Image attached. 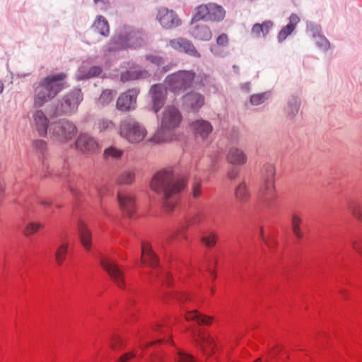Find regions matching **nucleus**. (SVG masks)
Masks as SVG:
<instances>
[{"label": "nucleus", "instance_id": "nucleus-46", "mask_svg": "<svg viewBox=\"0 0 362 362\" xmlns=\"http://www.w3.org/2000/svg\"><path fill=\"white\" fill-rule=\"evenodd\" d=\"M300 223H301V219L300 218V217L296 214L293 215L292 228H293V233L298 238H300L302 235L300 228H299Z\"/></svg>", "mask_w": 362, "mask_h": 362}, {"label": "nucleus", "instance_id": "nucleus-17", "mask_svg": "<svg viewBox=\"0 0 362 362\" xmlns=\"http://www.w3.org/2000/svg\"><path fill=\"white\" fill-rule=\"evenodd\" d=\"M139 93V89L132 88L120 95L117 100V108L121 111L134 110L136 106V98Z\"/></svg>", "mask_w": 362, "mask_h": 362}, {"label": "nucleus", "instance_id": "nucleus-28", "mask_svg": "<svg viewBox=\"0 0 362 362\" xmlns=\"http://www.w3.org/2000/svg\"><path fill=\"white\" fill-rule=\"evenodd\" d=\"M299 21L300 18L296 14L293 13L290 16L288 24L284 27L279 33L278 40L279 42H283L292 33Z\"/></svg>", "mask_w": 362, "mask_h": 362}, {"label": "nucleus", "instance_id": "nucleus-63", "mask_svg": "<svg viewBox=\"0 0 362 362\" xmlns=\"http://www.w3.org/2000/svg\"><path fill=\"white\" fill-rule=\"evenodd\" d=\"M40 204L43 206H49L51 204V202L48 199H45L40 202Z\"/></svg>", "mask_w": 362, "mask_h": 362}, {"label": "nucleus", "instance_id": "nucleus-35", "mask_svg": "<svg viewBox=\"0 0 362 362\" xmlns=\"http://www.w3.org/2000/svg\"><path fill=\"white\" fill-rule=\"evenodd\" d=\"M235 198L240 203H245L250 198V193L245 182H240L235 191Z\"/></svg>", "mask_w": 362, "mask_h": 362}, {"label": "nucleus", "instance_id": "nucleus-49", "mask_svg": "<svg viewBox=\"0 0 362 362\" xmlns=\"http://www.w3.org/2000/svg\"><path fill=\"white\" fill-rule=\"evenodd\" d=\"M145 57L148 62H149L151 64H153L158 66H161L164 63L163 58L158 55L148 54V55H146Z\"/></svg>", "mask_w": 362, "mask_h": 362}, {"label": "nucleus", "instance_id": "nucleus-23", "mask_svg": "<svg viewBox=\"0 0 362 362\" xmlns=\"http://www.w3.org/2000/svg\"><path fill=\"white\" fill-rule=\"evenodd\" d=\"M204 98L202 95L192 92L183 97V105L192 111L197 112L204 105Z\"/></svg>", "mask_w": 362, "mask_h": 362}, {"label": "nucleus", "instance_id": "nucleus-39", "mask_svg": "<svg viewBox=\"0 0 362 362\" xmlns=\"http://www.w3.org/2000/svg\"><path fill=\"white\" fill-rule=\"evenodd\" d=\"M173 357L174 362H197L192 355L179 349H176Z\"/></svg>", "mask_w": 362, "mask_h": 362}, {"label": "nucleus", "instance_id": "nucleus-64", "mask_svg": "<svg viewBox=\"0 0 362 362\" xmlns=\"http://www.w3.org/2000/svg\"><path fill=\"white\" fill-rule=\"evenodd\" d=\"M249 86H250V85H249V83H245V84H244V85L242 86V88H243V89H245V90H249Z\"/></svg>", "mask_w": 362, "mask_h": 362}, {"label": "nucleus", "instance_id": "nucleus-60", "mask_svg": "<svg viewBox=\"0 0 362 362\" xmlns=\"http://www.w3.org/2000/svg\"><path fill=\"white\" fill-rule=\"evenodd\" d=\"M260 236L262 240L265 243L266 245H267V246L272 247V245L274 244V240L270 241L266 238V237L264 235L262 229H261L260 230Z\"/></svg>", "mask_w": 362, "mask_h": 362}, {"label": "nucleus", "instance_id": "nucleus-54", "mask_svg": "<svg viewBox=\"0 0 362 362\" xmlns=\"http://www.w3.org/2000/svg\"><path fill=\"white\" fill-rule=\"evenodd\" d=\"M33 148L43 153L46 148H47V143L43 140H35L33 143Z\"/></svg>", "mask_w": 362, "mask_h": 362}, {"label": "nucleus", "instance_id": "nucleus-56", "mask_svg": "<svg viewBox=\"0 0 362 362\" xmlns=\"http://www.w3.org/2000/svg\"><path fill=\"white\" fill-rule=\"evenodd\" d=\"M228 43V37L226 34H221L216 39V45L222 47H226Z\"/></svg>", "mask_w": 362, "mask_h": 362}, {"label": "nucleus", "instance_id": "nucleus-37", "mask_svg": "<svg viewBox=\"0 0 362 362\" xmlns=\"http://www.w3.org/2000/svg\"><path fill=\"white\" fill-rule=\"evenodd\" d=\"M124 151L116 148L115 146H110L104 151V158L106 160H117L121 158Z\"/></svg>", "mask_w": 362, "mask_h": 362}, {"label": "nucleus", "instance_id": "nucleus-14", "mask_svg": "<svg viewBox=\"0 0 362 362\" xmlns=\"http://www.w3.org/2000/svg\"><path fill=\"white\" fill-rule=\"evenodd\" d=\"M81 100V90L75 89L63 97L60 105L57 107V112L59 114L71 113L77 109Z\"/></svg>", "mask_w": 362, "mask_h": 362}, {"label": "nucleus", "instance_id": "nucleus-7", "mask_svg": "<svg viewBox=\"0 0 362 362\" xmlns=\"http://www.w3.org/2000/svg\"><path fill=\"white\" fill-rule=\"evenodd\" d=\"M275 168L268 163L263 168L264 183L259 194V204L266 209H274L277 203V195L274 187Z\"/></svg>", "mask_w": 362, "mask_h": 362}, {"label": "nucleus", "instance_id": "nucleus-48", "mask_svg": "<svg viewBox=\"0 0 362 362\" xmlns=\"http://www.w3.org/2000/svg\"><path fill=\"white\" fill-rule=\"evenodd\" d=\"M110 345L112 349L116 350L123 346V340L119 334H114L110 340Z\"/></svg>", "mask_w": 362, "mask_h": 362}, {"label": "nucleus", "instance_id": "nucleus-42", "mask_svg": "<svg viewBox=\"0 0 362 362\" xmlns=\"http://www.w3.org/2000/svg\"><path fill=\"white\" fill-rule=\"evenodd\" d=\"M115 94V93L112 90L107 89L103 90L98 99V103L102 106L108 105L112 100Z\"/></svg>", "mask_w": 362, "mask_h": 362}, {"label": "nucleus", "instance_id": "nucleus-57", "mask_svg": "<svg viewBox=\"0 0 362 362\" xmlns=\"http://www.w3.org/2000/svg\"><path fill=\"white\" fill-rule=\"evenodd\" d=\"M240 170L238 168L233 166L228 172V176L230 179L233 180L239 175Z\"/></svg>", "mask_w": 362, "mask_h": 362}, {"label": "nucleus", "instance_id": "nucleus-33", "mask_svg": "<svg viewBox=\"0 0 362 362\" xmlns=\"http://www.w3.org/2000/svg\"><path fill=\"white\" fill-rule=\"evenodd\" d=\"M135 179V170L129 168L122 171L116 177L117 185H130Z\"/></svg>", "mask_w": 362, "mask_h": 362}, {"label": "nucleus", "instance_id": "nucleus-1", "mask_svg": "<svg viewBox=\"0 0 362 362\" xmlns=\"http://www.w3.org/2000/svg\"><path fill=\"white\" fill-rule=\"evenodd\" d=\"M187 180L177 177L172 168H163L156 173L150 182L151 189L163 195L165 209L173 211L179 199L180 193L185 189Z\"/></svg>", "mask_w": 362, "mask_h": 362}, {"label": "nucleus", "instance_id": "nucleus-55", "mask_svg": "<svg viewBox=\"0 0 362 362\" xmlns=\"http://www.w3.org/2000/svg\"><path fill=\"white\" fill-rule=\"evenodd\" d=\"M98 126H99V129H100V131H103V130L112 128L114 126V124L110 120L103 119L99 122Z\"/></svg>", "mask_w": 362, "mask_h": 362}, {"label": "nucleus", "instance_id": "nucleus-16", "mask_svg": "<svg viewBox=\"0 0 362 362\" xmlns=\"http://www.w3.org/2000/svg\"><path fill=\"white\" fill-rule=\"evenodd\" d=\"M169 45L179 52L185 53L195 58H201V54L197 51L192 41L187 38L179 37L169 41Z\"/></svg>", "mask_w": 362, "mask_h": 362}, {"label": "nucleus", "instance_id": "nucleus-52", "mask_svg": "<svg viewBox=\"0 0 362 362\" xmlns=\"http://www.w3.org/2000/svg\"><path fill=\"white\" fill-rule=\"evenodd\" d=\"M192 194L194 198H197L201 194V180L195 179L192 185Z\"/></svg>", "mask_w": 362, "mask_h": 362}, {"label": "nucleus", "instance_id": "nucleus-27", "mask_svg": "<svg viewBox=\"0 0 362 362\" xmlns=\"http://www.w3.org/2000/svg\"><path fill=\"white\" fill-rule=\"evenodd\" d=\"M78 233L82 245L86 250H89L90 244V231L88 223H85L83 220L78 221Z\"/></svg>", "mask_w": 362, "mask_h": 362}, {"label": "nucleus", "instance_id": "nucleus-13", "mask_svg": "<svg viewBox=\"0 0 362 362\" xmlns=\"http://www.w3.org/2000/svg\"><path fill=\"white\" fill-rule=\"evenodd\" d=\"M192 334L196 343L206 355H211L215 353L217 345L214 339L204 329L199 328L192 331Z\"/></svg>", "mask_w": 362, "mask_h": 362}, {"label": "nucleus", "instance_id": "nucleus-3", "mask_svg": "<svg viewBox=\"0 0 362 362\" xmlns=\"http://www.w3.org/2000/svg\"><path fill=\"white\" fill-rule=\"evenodd\" d=\"M140 344L138 349L133 352L124 354L119 358V362H126L129 359L146 354L151 356L153 346L163 340L167 342L170 340L168 337V328L162 322H158L150 328L143 330L139 334Z\"/></svg>", "mask_w": 362, "mask_h": 362}, {"label": "nucleus", "instance_id": "nucleus-26", "mask_svg": "<svg viewBox=\"0 0 362 362\" xmlns=\"http://www.w3.org/2000/svg\"><path fill=\"white\" fill-rule=\"evenodd\" d=\"M36 129L40 135L47 134L48 127V119L42 110H36L33 115Z\"/></svg>", "mask_w": 362, "mask_h": 362}, {"label": "nucleus", "instance_id": "nucleus-29", "mask_svg": "<svg viewBox=\"0 0 362 362\" xmlns=\"http://www.w3.org/2000/svg\"><path fill=\"white\" fill-rule=\"evenodd\" d=\"M185 316L187 321H194L197 325H209L212 319L206 315H203L197 310H185Z\"/></svg>", "mask_w": 362, "mask_h": 362}, {"label": "nucleus", "instance_id": "nucleus-34", "mask_svg": "<svg viewBox=\"0 0 362 362\" xmlns=\"http://www.w3.org/2000/svg\"><path fill=\"white\" fill-rule=\"evenodd\" d=\"M206 212H201L196 216H194L192 218H188L186 220L185 223L181 226V228L177 230L176 235L178 237L180 235L185 236L184 235V231L186 230V228H189L191 226L195 225L199 222H201L202 220L206 218Z\"/></svg>", "mask_w": 362, "mask_h": 362}, {"label": "nucleus", "instance_id": "nucleus-4", "mask_svg": "<svg viewBox=\"0 0 362 362\" xmlns=\"http://www.w3.org/2000/svg\"><path fill=\"white\" fill-rule=\"evenodd\" d=\"M182 119L181 112L174 105H168L165 107L160 119V125L151 141L156 144H160L174 140H179L177 128Z\"/></svg>", "mask_w": 362, "mask_h": 362}, {"label": "nucleus", "instance_id": "nucleus-19", "mask_svg": "<svg viewBox=\"0 0 362 362\" xmlns=\"http://www.w3.org/2000/svg\"><path fill=\"white\" fill-rule=\"evenodd\" d=\"M157 19L162 27L167 29L173 28L180 25L181 21L177 14L172 10L161 8L158 10Z\"/></svg>", "mask_w": 362, "mask_h": 362}, {"label": "nucleus", "instance_id": "nucleus-47", "mask_svg": "<svg viewBox=\"0 0 362 362\" xmlns=\"http://www.w3.org/2000/svg\"><path fill=\"white\" fill-rule=\"evenodd\" d=\"M348 208L353 216L362 222V208L353 203L349 204Z\"/></svg>", "mask_w": 362, "mask_h": 362}, {"label": "nucleus", "instance_id": "nucleus-61", "mask_svg": "<svg viewBox=\"0 0 362 362\" xmlns=\"http://www.w3.org/2000/svg\"><path fill=\"white\" fill-rule=\"evenodd\" d=\"M102 73V69L99 66H92V77L100 76Z\"/></svg>", "mask_w": 362, "mask_h": 362}, {"label": "nucleus", "instance_id": "nucleus-20", "mask_svg": "<svg viewBox=\"0 0 362 362\" xmlns=\"http://www.w3.org/2000/svg\"><path fill=\"white\" fill-rule=\"evenodd\" d=\"M191 127L197 140L201 139L206 144H208V137L211 133L213 127L211 123L204 119H197L192 122Z\"/></svg>", "mask_w": 362, "mask_h": 362}, {"label": "nucleus", "instance_id": "nucleus-2", "mask_svg": "<svg viewBox=\"0 0 362 362\" xmlns=\"http://www.w3.org/2000/svg\"><path fill=\"white\" fill-rule=\"evenodd\" d=\"M148 41V35L142 30L129 25H120L111 37L108 51L137 49L145 46Z\"/></svg>", "mask_w": 362, "mask_h": 362}, {"label": "nucleus", "instance_id": "nucleus-9", "mask_svg": "<svg viewBox=\"0 0 362 362\" xmlns=\"http://www.w3.org/2000/svg\"><path fill=\"white\" fill-rule=\"evenodd\" d=\"M119 134L130 143H139L144 139L147 132L138 122L128 119L121 122Z\"/></svg>", "mask_w": 362, "mask_h": 362}, {"label": "nucleus", "instance_id": "nucleus-62", "mask_svg": "<svg viewBox=\"0 0 362 362\" xmlns=\"http://www.w3.org/2000/svg\"><path fill=\"white\" fill-rule=\"evenodd\" d=\"M135 303V300L134 299L132 298V297H129V300H128V303H127V306H128V310L129 313H132V311L130 309V307L132 306Z\"/></svg>", "mask_w": 362, "mask_h": 362}, {"label": "nucleus", "instance_id": "nucleus-30", "mask_svg": "<svg viewBox=\"0 0 362 362\" xmlns=\"http://www.w3.org/2000/svg\"><path fill=\"white\" fill-rule=\"evenodd\" d=\"M92 27L94 28V32L99 33L102 36L107 37L110 33L108 21L102 16H98L96 18Z\"/></svg>", "mask_w": 362, "mask_h": 362}, {"label": "nucleus", "instance_id": "nucleus-6", "mask_svg": "<svg viewBox=\"0 0 362 362\" xmlns=\"http://www.w3.org/2000/svg\"><path fill=\"white\" fill-rule=\"evenodd\" d=\"M141 261L143 264L151 268V278L167 286H170L173 284L174 281L173 271H168V269L160 265L158 258L148 243H142L141 244Z\"/></svg>", "mask_w": 362, "mask_h": 362}, {"label": "nucleus", "instance_id": "nucleus-24", "mask_svg": "<svg viewBox=\"0 0 362 362\" xmlns=\"http://www.w3.org/2000/svg\"><path fill=\"white\" fill-rule=\"evenodd\" d=\"M215 262L211 261L210 264L204 265L202 268H197L192 267H187L185 268V272L189 275H197V274L202 275H208L209 277L214 281L216 279V274L214 271Z\"/></svg>", "mask_w": 362, "mask_h": 362}, {"label": "nucleus", "instance_id": "nucleus-22", "mask_svg": "<svg viewBox=\"0 0 362 362\" xmlns=\"http://www.w3.org/2000/svg\"><path fill=\"white\" fill-rule=\"evenodd\" d=\"M197 21L193 22L189 29L191 35L196 40L200 41H209L212 37V33L210 28L204 24L199 23L195 25Z\"/></svg>", "mask_w": 362, "mask_h": 362}, {"label": "nucleus", "instance_id": "nucleus-12", "mask_svg": "<svg viewBox=\"0 0 362 362\" xmlns=\"http://www.w3.org/2000/svg\"><path fill=\"white\" fill-rule=\"evenodd\" d=\"M100 264L118 287L121 288L126 287L124 272L115 260L107 257H103L100 260Z\"/></svg>", "mask_w": 362, "mask_h": 362}, {"label": "nucleus", "instance_id": "nucleus-44", "mask_svg": "<svg viewBox=\"0 0 362 362\" xmlns=\"http://www.w3.org/2000/svg\"><path fill=\"white\" fill-rule=\"evenodd\" d=\"M216 240L217 236L214 232H209L202 238V243L208 247H213L215 245Z\"/></svg>", "mask_w": 362, "mask_h": 362}, {"label": "nucleus", "instance_id": "nucleus-21", "mask_svg": "<svg viewBox=\"0 0 362 362\" xmlns=\"http://www.w3.org/2000/svg\"><path fill=\"white\" fill-rule=\"evenodd\" d=\"M129 69L121 74L120 79L122 82L133 80L144 79L149 76L148 71L141 69L133 62L128 64Z\"/></svg>", "mask_w": 362, "mask_h": 362}, {"label": "nucleus", "instance_id": "nucleus-25", "mask_svg": "<svg viewBox=\"0 0 362 362\" xmlns=\"http://www.w3.org/2000/svg\"><path fill=\"white\" fill-rule=\"evenodd\" d=\"M226 158L230 163L236 165H243L247 162L246 154L238 147L230 148Z\"/></svg>", "mask_w": 362, "mask_h": 362}, {"label": "nucleus", "instance_id": "nucleus-53", "mask_svg": "<svg viewBox=\"0 0 362 362\" xmlns=\"http://www.w3.org/2000/svg\"><path fill=\"white\" fill-rule=\"evenodd\" d=\"M97 9L100 11H106L110 6L108 0H93Z\"/></svg>", "mask_w": 362, "mask_h": 362}, {"label": "nucleus", "instance_id": "nucleus-41", "mask_svg": "<svg viewBox=\"0 0 362 362\" xmlns=\"http://www.w3.org/2000/svg\"><path fill=\"white\" fill-rule=\"evenodd\" d=\"M90 137L88 134H80L76 141V148L81 151H88L90 148Z\"/></svg>", "mask_w": 362, "mask_h": 362}, {"label": "nucleus", "instance_id": "nucleus-45", "mask_svg": "<svg viewBox=\"0 0 362 362\" xmlns=\"http://www.w3.org/2000/svg\"><path fill=\"white\" fill-rule=\"evenodd\" d=\"M316 45L321 49L326 51L329 48L330 44L327 39L321 34L314 38Z\"/></svg>", "mask_w": 362, "mask_h": 362}, {"label": "nucleus", "instance_id": "nucleus-50", "mask_svg": "<svg viewBox=\"0 0 362 362\" xmlns=\"http://www.w3.org/2000/svg\"><path fill=\"white\" fill-rule=\"evenodd\" d=\"M211 52L216 57H225L228 53L223 48L220 47L219 45H211L210 46Z\"/></svg>", "mask_w": 362, "mask_h": 362}, {"label": "nucleus", "instance_id": "nucleus-18", "mask_svg": "<svg viewBox=\"0 0 362 362\" xmlns=\"http://www.w3.org/2000/svg\"><path fill=\"white\" fill-rule=\"evenodd\" d=\"M117 200L122 212L132 218L136 211L134 195L129 192H118Z\"/></svg>", "mask_w": 362, "mask_h": 362}, {"label": "nucleus", "instance_id": "nucleus-10", "mask_svg": "<svg viewBox=\"0 0 362 362\" xmlns=\"http://www.w3.org/2000/svg\"><path fill=\"white\" fill-rule=\"evenodd\" d=\"M225 15V10L221 6L212 3L203 4L197 7L193 22L200 20L220 21L224 18Z\"/></svg>", "mask_w": 362, "mask_h": 362}, {"label": "nucleus", "instance_id": "nucleus-59", "mask_svg": "<svg viewBox=\"0 0 362 362\" xmlns=\"http://www.w3.org/2000/svg\"><path fill=\"white\" fill-rule=\"evenodd\" d=\"M353 248L362 255V238L353 243Z\"/></svg>", "mask_w": 362, "mask_h": 362}, {"label": "nucleus", "instance_id": "nucleus-36", "mask_svg": "<svg viewBox=\"0 0 362 362\" xmlns=\"http://www.w3.org/2000/svg\"><path fill=\"white\" fill-rule=\"evenodd\" d=\"M167 294L172 300L176 301L180 304H185L186 302L192 300V296L189 294L177 290H172L168 292Z\"/></svg>", "mask_w": 362, "mask_h": 362}, {"label": "nucleus", "instance_id": "nucleus-11", "mask_svg": "<svg viewBox=\"0 0 362 362\" xmlns=\"http://www.w3.org/2000/svg\"><path fill=\"white\" fill-rule=\"evenodd\" d=\"M49 132L54 139L63 142L75 136L76 127L67 120H60L50 125Z\"/></svg>", "mask_w": 362, "mask_h": 362}, {"label": "nucleus", "instance_id": "nucleus-31", "mask_svg": "<svg viewBox=\"0 0 362 362\" xmlns=\"http://www.w3.org/2000/svg\"><path fill=\"white\" fill-rule=\"evenodd\" d=\"M300 105V100L298 96L291 95L288 99L287 105L285 107V111L287 116L290 118L294 117L298 112Z\"/></svg>", "mask_w": 362, "mask_h": 362}, {"label": "nucleus", "instance_id": "nucleus-8", "mask_svg": "<svg viewBox=\"0 0 362 362\" xmlns=\"http://www.w3.org/2000/svg\"><path fill=\"white\" fill-rule=\"evenodd\" d=\"M194 78L195 74L192 71L182 70L168 76L165 83L171 91L178 93L189 88Z\"/></svg>", "mask_w": 362, "mask_h": 362}, {"label": "nucleus", "instance_id": "nucleus-40", "mask_svg": "<svg viewBox=\"0 0 362 362\" xmlns=\"http://www.w3.org/2000/svg\"><path fill=\"white\" fill-rule=\"evenodd\" d=\"M44 226L39 222L31 221L26 224L23 233L25 236H30L42 229Z\"/></svg>", "mask_w": 362, "mask_h": 362}, {"label": "nucleus", "instance_id": "nucleus-15", "mask_svg": "<svg viewBox=\"0 0 362 362\" xmlns=\"http://www.w3.org/2000/svg\"><path fill=\"white\" fill-rule=\"evenodd\" d=\"M149 95L151 100L152 108L154 112L157 114L165 103L167 88L163 84H154L150 88Z\"/></svg>", "mask_w": 362, "mask_h": 362}, {"label": "nucleus", "instance_id": "nucleus-32", "mask_svg": "<svg viewBox=\"0 0 362 362\" xmlns=\"http://www.w3.org/2000/svg\"><path fill=\"white\" fill-rule=\"evenodd\" d=\"M273 26V23L270 21H265L262 24L255 23L252 28L251 33L255 37H259L261 33L265 37Z\"/></svg>", "mask_w": 362, "mask_h": 362}, {"label": "nucleus", "instance_id": "nucleus-5", "mask_svg": "<svg viewBox=\"0 0 362 362\" xmlns=\"http://www.w3.org/2000/svg\"><path fill=\"white\" fill-rule=\"evenodd\" d=\"M66 78L63 72L43 78L35 87L34 106L42 107L54 98L64 88Z\"/></svg>", "mask_w": 362, "mask_h": 362}, {"label": "nucleus", "instance_id": "nucleus-58", "mask_svg": "<svg viewBox=\"0 0 362 362\" xmlns=\"http://www.w3.org/2000/svg\"><path fill=\"white\" fill-rule=\"evenodd\" d=\"M222 155V153H220V152H218L217 153L214 154L212 157H211V165L210 167V170L211 171H214L215 170V168H216V163L218 160V158Z\"/></svg>", "mask_w": 362, "mask_h": 362}, {"label": "nucleus", "instance_id": "nucleus-43", "mask_svg": "<svg viewBox=\"0 0 362 362\" xmlns=\"http://www.w3.org/2000/svg\"><path fill=\"white\" fill-rule=\"evenodd\" d=\"M269 96V93L264 92L253 94L250 96V103L252 105H259L265 102Z\"/></svg>", "mask_w": 362, "mask_h": 362}, {"label": "nucleus", "instance_id": "nucleus-51", "mask_svg": "<svg viewBox=\"0 0 362 362\" xmlns=\"http://www.w3.org/2000/svg\"><path fill=\"white\" fill-rule=\"evenodd\" d=\"M307 30L315 38L317 35H320V28L318 25L309 22L307 23Z\"/></svg>", "mask_w": 362, "mask_h": 362}, {"label": "nucleus", "instance_id": "nucleus-38", "mask_svg": "<svg viewBox=\"0 0 362 362\" xmlns=\"http://www.w3.org/2000/svg\"><path fill=\"white\" fill-rule=\"evenodd\" d=\"M68 247H69L68 243H62L58 247V248L57 249V250L55 252V254H54L55 261H56L57 264L59 266L62 265V264L64 263V262L66 259V254L68 252Z\"/></svg>", "mask_w": 362, "mask_h": 362}]
</instances>
